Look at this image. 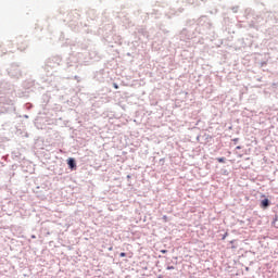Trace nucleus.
Returning a JSON list of instances; mask_svg holds the SVG:
<instances>
[{
  "instance_id": "20e7f679",
  "label": "nucleus",
  "mask_w": 278,
  "mask_h": 278,
  "mask_svg": "<svg viewBox=\"0 0 278 278\" xmlns=\"http://www.w3.org/2000/svg\"><path fill=\"white\" fill-rule=\"evenodd\" d=\"M127 256V254L125 253V252H122L121 254H119V257H126Z\"/></svg>"
},
{
  "instance_id": "9d476101",
  "label": "nucleus",
  "mask_w": 278,
  "mask_h": 278,
  "mask_svg": "<svg viewBox=\"0 0 278 278\" xmlns=\"http://www.w3.org/2000/svg\"><path fill=\"white\" fill-rule=\"evenodd\" d=\"M109 251H112V248H110Z\"/></svg>"
},
{
  "instance_id": "f257e3e1",
  "label": "nucleus",
  "mask_w": 278,
  "mask_h": 278,
  "mask_svg": "<svg viewBox=\"0 0 278 278\" xmlns=\"http://www.w3.org/2000/svg\"><path fill=\"white\" fill-rule=\"evenodd\" d=\"M67 165L70 166V168H77V164L75 163V159H68L67 160Z\"/></svg>"
},
{
  "instance_id": "6e6552de",
  "label": "nucleus",
  "mask_w": 278,
  "mask_h": 278,
  "mask_svg": "<svg viewBox=\"0 0 278 278\" xmlns=\"http://www.w3.org/2000/svg\"><path fill=\"white\" fill-rule=\"evenodd\" d=\"M173 268H175V267H173V266L167 267V270H173Z\"/></svg>"
},
{
  "instance_id": "1a4fd4ad",
  "label": "nucleus",
  "mask_w": 278,
  "mask_h": 278,
  "mask_svg": "<svg viewBox=\"0 0 278 278\" xmlns=\"http://www.w3.org/2000/svg\"><path fill=\"white\" fill-rule=\"evenodd\" d=\"M231 249H236V245H232Z\"/></svg>"
},
{
  "instance_id": "423d86ee",
  "label": "nucleus",
  "mask_w": 278,
  "mask_h": 278,
  "mask_svg": "<svg viewBox=\"0 0 278 278\" xmlns=\"http://www.w3.org/2000/svg\"><path fill=\"white\" fill-rule=\"evenodd\" d=\"M163 220H165V223H166V220H168V216L164 215Z\"/></svg>"
},
{
  "instance_id": "f03ea898",
  "label": "nucleus",
  "mask_w": 278,
  "mask_h": 278,
  "mask_svg": "<svg viewBox=\"0 0 278 278\" xmlns=\"http://www.w3.org/2000/svg\"><path fill=\"white\" fill-rule=\"evenodd\" d=\"M268 205H270V201L268 199H264L261 201V207H263V210H266Z\"/></svg>"
},
{
  "instance_id": "0eeeda50",
  "label": "nucleus",
  "mask_w": 278,
  "mask_h": 278,
  "mask_svg": "<svg viewBox=\"0 0 278 278\" xmlns=\"http://www.w3.org/2000/svg\"><path fill=\"white\" fill-rule=\"evenodd\" d=\"M161 253H168V251L167 250H161Z\"/></svg>"
},
{
  "instance_id": "7ed1b4c3",
  "label": "nucleus",
  "mask_w": 278,
  "mask_h": 278,
  "mask_svg": "<svg viewBox=\"0 0 278 278\" xmlns=\"http://www.w3.org/2000/svg\"><path fill=\"white\" fill-rule=\"evenodd\" d=\"M217 162H219V164H225V157H218Z\"/></svg>"
},
{
  "instance_id": "39448f33",
  "label": "nucleus",
  "mask_w": 278,
  "mask_h": 278,
  "mask_svg": "<svg viewBox=\"0 0 278 278\" xmlns=\"http://www.w3.org/2000/svg\"><path fill=\"white\" fill-rule=\"evenodd\" d=\"M113 87L115 88V90H118V85L117 84H113Z\"/></svg>"
}]
</instances>
